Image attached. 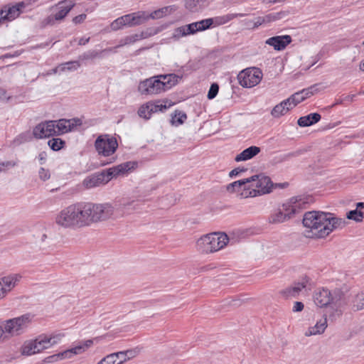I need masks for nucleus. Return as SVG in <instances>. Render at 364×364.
Segmentation results:
<instances>
[{"instance_id": "b1692460", "label": "nucleus", "mask_w": 364, "mask_h": 364, "mask_svg": "<svg viewBox=\"0 0 364 364\" xmlns=\"http://www.w3.org/2000/svg\"><path fill=\"white\" fill-rule=\"evenodd\" d=\"M291 37L289 35L277 36L267 39L265 43L272 46L276 50H282L291 43Z\"/></svg>"}, {"instance_id": "72a5a7b5", "label": "nucleus", "mask_w": 364, "mask_h": 364, "mask_svg": "<svg viewBox=\"0 0 364 364\" xmlns=\"http://www.w3.org/2000/svg\"><path fill=\"white\" fill-rule=\"evenodd\" d=\"M80 349H81L80 348L74 347L70 349H68L66 350L59 353V356H60V360H63L65 359H70L74 355L80 354Z\"/></svg>"}, {"instance_id": "a19ab883", "label": "nucleus", "mask_w": 364, "mask_h": 364, "mask_svg": "<svg viewBox=\"0 0 364 364\" xmlns=\"http://www.w3.org/2000/svg\"><path fill=\"white\" fill-rule=\"evenodd\" d=\"M96 364H118L116 358H114L112 353H110L103 358H102L100 361H98Z\"/></svg>"}, {"instance_id": "6e6552de", "label": "nucleus", "mask_w": 364, "mask_h": 364, "mask_svg": "<svg viewBox=\"0 0 364 364\" xmlns=\"http://www.w3.org/2000/svg\"><path fill=\"white\" fill-rule=\"evenodd\" d=\"M149 20V14L145 11H139L120 16L113 21L110 28L113 31L122 29L124 27H134L144 23Z\"/></svg>"}, {"instance_id": "4d7b16f0", "label": "nucleus", "mask_w": 364, "mask_h": 364, "mask_svg": "<svg viewBox=\"0 0 364 364\" xmlns=\"http://www.w3.org/2000/svg\"><path fill=\"white\" fill-rule=\"evenodd\" d=\"M46 153L45 152H41L39 154L38 156V159L41 163V164H43L46 160Z\"/></svg>"}, {"instance_id": "79ce46f5", "label": "nucleus", "mask_w": 364, "mask_h": 364, "mask_svg": "<svg viewBox=\"0 0 364 364\" xmlns=\"http://www.w3.org/2000/svg\"><path fill=\"white\" fill-rule=\"evenodd\" d=\"M118 364H122L127 360L125 351H119L112 353Z\"/></svg>"}, {"instance_id": "f03ea898", "label": "nucleus", "mask_w": 364, "mask_h": 364, "mask_svg": "<svg viewBox=\"0 0 364 364\" xmlns=\"http://www.w3.org/2000/svg\"><path fill=\"white\" fill-rule=\"evenodd\" d=\"M274 184L271 179L259 174L234 181L226 186L230 193H237L240 198H255L271 193Z\"/></svg>"}, {"instance_id": "7c9ffc66", "label": "nucleus", "mask_w": 364, "mask_h": 364, "mask_svg": "<svg viewBox=\"0 0 364 364\" xmlns=\"http://www.w3.org/2000/svg\"><path fill=\"white\" fill-rule=\"evenodd\" d=\"M80 67V63L77 61H69L62 63L57 68L52 70V73H60L65 70H75Z\"/></svg>"}, {"instance_id": "6ab92c4d", "label": "nucleus", "mask_w": 364, "mask_h": 364, "mask_svg": "<svg viewBox=\"0 0 364 364\" xmlns=\"http://www.w3.org/2000/svg\"><path fill=\"white\" fill-rule=\"evenodd\" d=\"M21 279L22 275L21 274H9L0 278V285L8 295L18 285Z\"/></svg>"}, {"instance_id": "5fc2aeb1", "label": "nucleus", "mask_w": 364, "mask_h": 364, "mask_svg": "<svg viewBox=\"0 0 364 364\" xmlns=\"http://www.w3.org/2000/svg\"><path fill=\"white\" fill-rule=\"evenodd\" d=\"M127 360H130L136 356L138 351L136 350H125Z\"/></svg>"}, {"instance_id": "09e8293b", "label": "nucleus", "mask_w": 364, "mask_h": 364, "mask_svg": "<svg viewBox=\"0 0 364 364\" xmlns=\"http://www.w3.org/2000/svg\"><path fill=\"white\" fill-rule=\"evenodd\" d=\"M60 360L59 353L48 356L44 359V362L47 363H55Z\"/></svg>"}, {"instance_id": "c85d7f7f", "label": "nucleus", "mask_w": 364, "mask_h": 364, "mask_svg": "<svg viewBox=\"0 0 364 364\" xmlns=\"http://www.w3.org/2000/svg\"><path fill=\"white\" fill-rule=\"evenodd\" d=\"M321 119V115L318 113H311L306 116L301 117L297 123L299 126L304 127H309L318 122Z\"/></svg>"}, {"instance_id": "f257e3e1", "label": "nucleus", "mask_w": 364, "mask_h": 364, "mask_svg": "<svg viewBox=\"0 0 364 364\" xmlns=\"http://www.w3.org/2000/svg\"><path fill=\"white\" fill-rule=\"evenodd\" d=\"M345 220L331 213L311 211L303 218L304 235L309 238H323L345 226Z\"/></svg>"}, {"instance_id": "864d4df0", "label": "nucleus", "mask_w": 364, "mask_h": 364, "mask_svg": "<svg viewBox=\"0 0 364 364\" xmlns=\"http://www.w3.org/2000/svg\"><path fill=\"white\" fill-rule=\"evenodd\" d=\"M35 340V342H36V348L38 349V353H40L41 352H43V350H45V348L44 346H43L42 344V342L39 338V336H37L36 338H34Z\"/></svg>"}, {"instance_id": "473e14b6", "label": "nucleus", "mask_w": 364, "mask_h": 364, "mask_svg": "<svg viewBox=\"0 0 364 364\" xmlns=\"http://www.w3.org/2000/svg\"><path fill=\"white\" fill-rule=\"evenodd\" d=\"M187 119L186 114L182 111H176L171 116V124L176 127L181 125Z\"/></svg>"}, {"instance_id": "e2e57ef3", "label": "nucleus", "mask_w": 364, "mask_h": 364, "mask_svg": "<svg viewBox=\"0 0 364 364\" xmlns=\"http://www.w3.org/2000/svg\"><path fill=\"white\" fill-rule=\"evenodd\" d=\"M360 69L364 71V60L360 63Z\"/></svg>"}, {"instance_id": "c9c22d12", "label": "nucleus", "mask_w": 364, "mask_h": 364, "mask_svg": "<svg viewBox=\"0 0 364 364\" xmlns=\"http://www.w3.org/2000/svg\"><path fill=\"white\" fill-rule=\"evenodd\" d=\"M346 218L349 220L360 223L363 220L364 213L362 210L355 209L347 213Z\"/></svg>"}, {"instance_id": "a211bd4d", "label": "nucleus", "mask_w": 364, "mask_h": 364, "mask_svg": "<svg viewBox=\"0 0 364 364\" xmlns=\"http://www.w3.org/2000/svg\"><path fill=\"white\" fill-rule=\"evenodd\" d=\"M305 202L301 197H293L282 204V208L289 219L292 215L304 208Z\"/></svg>"}, {"instance_id": "ea45409f", "label": "nucleus", "mask_w": 364, "mask_h": 364, "mask_svg": "<svg viewBox=\"0 0 364 364\" xmlns=\"http://www.w3.org/2000/svg\"><path fill=\"white\" fill-rule=\"evenodd\" d=\"M168 10L169 9L168 7H164L161 9L156 10L149 15V19L161 18L166 15V14L168 12Z\"/></svg>"}, {"instance_id": "5701e85b", "label": "nucleus", "mask_w": 364, "mask_h": 364, "mask_svg": "<svg viewBox=\"0 0 364 364\" xmlns=\"http://www.w3.org/2000/svg\"><path fill=\"white\" fill-rule=\"evenodd\" d=\"M26 4L19 2L13 6H6L2 9L6 21H11L18 17L25 9Z\"/></svg>"}, {"instance_id": "2f4dec72", "label": "nucleus", "mask_w": 364, "mask_h": 364, "mask_svg": "<svg viewBox=\"0 0 364 364\" xmlns=\"http://www.w3.org/2000/svg\"><path fill=\"white\" fill-rule=\"evenodd\" d=\"M288 219L283 209L279 208L270 215L269 220L271 223H281Z\"/></svg>"}, {"instance_id": "20e7f679", "label": "nucleus", "mask_w": 364, "mask_h": 364, "mask_svg": "<svg viewBox=\"0 0 364 364\" xmlns=\"http://www.w3.org/2000/svg\"><path fill=\"white\" fill-rule=\"evenodd\" d=\"M182 76L176 74L159 75L139 82L138 91L144 95H155L166 92L176 85Z\"/></svg>"}, {"instance_id": "e433bc0d", "label": "nucleus", "mask_w": 364, "mask_h": 364, "mask_svg": "<svg viewBox=\"0 0 364 364\" xmlns=\"http://www.w3.org/2000/svg\"><path fill=\"white\" fill-rule=\"evenodd\" d=\"M276 19H277V16L275 14H269L266 16L257 17L253 21L254 27H257L262 23L271 22L272 21H275Z\"/></svg>"}, {"instance_id": "8fccbe9b", "label": "nucleus", "mask_w": 364, "mask_h": 364, "mask_svg": "<svg viewBox=\"0 0 364 364\" xmlns=\"http://www.w3.org/2000/svg\"><path fill=\"white\" fill-rule=\"evenodd\" d=\"M15 166V163L12 161H4L0 163V171H4L9 168Z\"/></svg>"}, {"instance_id": "0eeeda50", "label": "nucleus", "mask_w": 364, "mask_h": 364, "mask_svg": "<svg viewBox=\"0 0 364 364\" xmlns=\"http://www.w3.org/2000/svg\"><path fill=\"white\" fill-rule=\"evenodd\" d=\"M230 242L225 232H215L200 237L196 242V250L200 255H207L224 249Z\"/></svg>"}, {"instance_id": "39448f33", "label": "nucleus", "mask_w": 364, "mask_h": 364, "mask_svg": "<svg viewBox=\"0 0 364 364\" xmlns=\"http://www.w3.org/2000/svg\"><path fill=\"white\" fill-rule=\"evenodd\" d=\"M34 316L25 314L17 317L0 321V342L26 333L33 321Z\"/></svg>"}, {"instance_id": "de8ad7c7", "label": "nucleus", "mask_w": 364, "mask_h": 364, "mask_svg": "<svg viewBox=\"0 0 364 364\" xmlns=\"http://www.w3.org/2000/svg\"><path fill=\"white\" fill-rule=\"evenodd\" d=\"M93 344V341L92 340H87L83 343L75 346L76 348H80V354L84 353L87 349L90 348Z\"/></svg>"}, {"instance_id": "c756f323", "label": "nucleus", "mask_w": 364, "mask_h": 364, "mask_svg": "<svg viewBox=\"0 0 364 364\" xmlns=\"http://www.w3.org/2000/svg\"><path fill=\"white\" fill-rule=\"evenodd\" d=\"M291 109L287 100H283L275 105L271 111V115L274 118H279L286 114Z\"/></svg>"}, {"instance_id": "423d86ee", "label": "nucleus", "mask_w": 364, "mask_h": 364, "mask_svg": "<svg viewBox=\"0 0 364 364\" xmlns=\"http://www.w3.org/2000/svg\"><path fill=\"white\" fill-rule=\"evenodd\" d=\"M87 227L93 224L114 220L115 217V207L110 202L105 203H83Z\"/></svg>"}, {"instance_id": "9d476101", "label": "nucleus", "mask_w": 364, "mask_h": 364, "mask_svg": "<svg viewBox=\"0 0 364 364\" xmlns=\"http://www.w3.org/2000/svg\"><path fill=\"white\" fill-rule=\"evenodd\" d=\"M118 147L115 137L109 134L100 135L95 141V148L97 154L102 156L112 155Z\"/></svg>"}, {"instance_id": "7ed1b4c3", "label": "nucleus", "mask_w": 364, "mask_h": 364, "mask_svg": "<svg viewBox=\"0 0 364 364\" xmlns=\"http://www.w3.org/2000/svg\"><path fill=\"white\" fill-rule=\"evenodd\" d=\"M83 205V203H77L62 209L55 218V224L62 229L87 228Z\"/></svg>"}, {"instance_id": "9b49d317", "label": "nucleus", "mask_w": 364, "mask_h": 364, "mask_svg": "<svg viewBox=\"0 0 364 364\" xmlns=\"http://www.w3.org/2000/svg\"><path fill=\"white\" fill-rule=\"evenodd\" d=\"M262 76V73L259 68H248L240 72L237 80L242 87L252 88L260 82Z\"/></svg>"}, {"instance_id": "dca6fc26", "label": "nucleus", "mask_w": 364, "mask_h": 364, "mask_svg": "<svg viewBox=\"0 0 364 364\" xmlns=\"http://www.w3.org/2000/svg\"><path fill=\"white\" fill-rule=\"evenodd\" d=\"M33 134L36 139L48 138L55 136L53 120L45 121L37 124L33 130Z\"/></svg>"}, {"instance_id": "13d9d810", "label": "nucleus", "mask_w": 364, "mask_h": 364, "mask_svg": "<svg viewBox=\"0 0 364 364\" xmlns=\"http://www.w3.org/2000/svg\"><path fill=\"white\" fill-rule=\"evenodd\" d=\"M90 41V38H82L79 40V45H85L86 43H87Z\"/></svg>"}, {"instance_id": "603ef678", "label": "nucleus", "mask_w": 364, "mask_h": 364, "mask_svg": "<svg viewBox=\"0 0 364 364\" xmlns=\"http://www.w3.org/2000/svg\"><path fill=\"white\" fill-rule=\"evenodd\" d=\"M304 306L302 302L295 301L292 307V311L294 312H300L304 309Z\"/></svg>"}, {"instance_id": "a18cd8bd", "label": "nucleus", "mask_w": 364, "mask_h": 364, "mask_svg": "<svg viewBox=\"0 0 364 364\" xmlns=\"http://www.w3.org/2000/svg\"><path fill=\"white\" fill-rule=\"evenodd\" d=\"M342 314V311L340 309H333L332 307L329 309L328 316L331 320L336 319L340 317Z\"/></svg>"}, {"instance_id": "052dcab7", "label": "nucleus", "mask_w": 364, "mask_h": 364, "mask_svg": "<svg viewBox=\"0 0 364 364\" xmlns=\"http://www.w3.org/2000/svg\"><path fill=\"white\" fill-rule=\"evenodd\" d=\"M6 22V18H4V12L1 10H0V23H4Z\"/></svg>"}, {"instance_id": "4c0bfd02", "label": "nucleus", "mask_w": 364, "mask_h": 364, "mask_svg": "<svg viewBox=\"0 0 364 364\" xmlns=\"http://www.w3.org/2000/svg\"><path fill=\"white\" fill-rule=\"evenodd\" d=\"M353 308L356 311L364 308V292L358 294L353 301Z\"/></svg>"}, {"instance_id": "37998d69", "label": "nucleus", "mask_w": 364, "mask_h": 364, "mask_svg": "<svg viewBox=\"0 0 364 364\" xmlns=\"http://www.w3.org/2000/svg\"><path fill=\"white\" fill-rule=\"evenodd\" d=\"M219 90V86L216 83H213L211 85L209 91L208 92V98L209 100H212L217 95Z\"/></svg>"}, {"instance_id": "6e6d98bb", "label": "nucleus", "mask_w": 364, "mask_h": 364, "mask_svg": "<svg viewBox=\"0 0 364 364\" xmlns=\"http://www.w3.org/2000/svg\"><path fill=\"white\" fill-rule=\"evenodd\" d=\"M245 171V169L243 168H236L235 169H232L230 173H229V176L230 178H232V177H235V176H238L240 173H242Z\"/></svg>"}, {"instance_id": "a878e982", "label": "nucleus", "mask_w": 364, "mask_h": 364, "mask_svg": "<svg viewBox=\"0 0 364 364\" xmlns=\"http://www.w3.org/2000/svg\"><path fill=\"white\" fill-rule=\"evenodd\" d=\"M259 152V147L256 146H250L237 154L235 158V161L237 162H240L250 160L257 155Z\"/></svg>"}, {"instance_id": "ddd939ff", "label": "nucleus", "mask_w": 364, "mask_h": 364, "mask_svg": "<svg viewBox=\"0 0 364 364\" xmlns=\"http://www.w3.org/2000/svg\"><path fill=\"white\" fill-rule=\"evenodd\" d=\"M172 105L173 103L167 100L150 101L140 106L138 109V115L141 118L149 119L151 114L164 112Z\"/></svg>"}, {"instance_id": "412c9836", "label": "nucleus", "mask_w": 364, "mask_h": 364, "mask_svg": "<svg viewBox=\"0 0 364 364\" xmlns=\"http://www.w3.org/2000/svg\"><path fill=\"white\" fill-rule=\"evenodd\" d=\"M108 183L104 171L86 177L82 181V186L87 189L94 188Z\"/></svg>"}, {"instance_id": "bb28decb", "label": "nucleus", "mask_w": 364, "mask_h": 364, "mask_svg": "<svg viewBox=\"0 0 364 364\" xmlns=\"http://www.w3.org/2000/svg\"><path fill=\"white\" fill-rule=\"evenodd\" d=\"M326 328L327 318L326 317H323L320 320L317 321L314 326L309 327L308 330L305 332V336H311L322 334L325 331Z\"/></svg>"}, {"instance_id": "58836bf2", "label": "nucleus", "mask_w": 364, "mask_h": 364, "mask_svg": "<svg viewBox=\"0 0 364 364\" xmlns=\"http://www.w3.org/2000/svg\"><path fill=\"white\" fill-rule=\"evenodd\" d=\"M48 337L53 347V346L60 343L63 341V338L65 337V334L63 333H52L48 335Z\"/></svg>"}, {"instance_id": "49530a36", "label": "nucleus", "mask_w": 364, "mask_h": 364, "mask_svg": "<svg viewBox=\"0 0 364 364\" xmlns=\"http://www.w3.org/2000/svg\"><path fill=\"white\" fill-rule=\"evenodd\" d=\"M39 338H40V339L42 342V344L44 346L46 350L52 347L48 335L41 334V335H39Z\"/></svg>"}, {"instance_id": "aec40b11", "label": "nucleus", "mask_w": 364, "mask_h": 364, "mask_svg": "<svg viewBox=\"0 0 364 364\" xmlns=\"http://www.w3.org/2000/svg\"><path fill=\"white\" fill-rule=\"evenodd\" d=\"M316 90V85H314L308 89L302 90L301 91L297 92L292 95H291L286 100L289 104V106L291 109H293L296 107L299 103L301 102L304 100L310 97L311 95L314 94Z\"/></svg>"}, {"instance_id": "2eb2a0df", "label": "nucleus", "mask_w": 364, "mask_h": 364, "mask_svg": "<svg viewBox=\"0 0 364 364\" xmlns=\"http://www.w3.org/2000/svg\"><path fill=\"white\" fill-rule=\"evenodd\" d=\"M136 164L132 161H128L112 166L104 171L108 182L113 178L120 176H124L135 168Z\"/></svg>"}, {"instance_id": "0e129e2a", "label": "nucleus", "mask_w": 364, "mask_h": 364, "mask_svg": "<svg viewBox=\"0 0 364 364\" xmlns=\"http://www.w3.org/2000/svg\"><path fill=\"white\" fill-rule=\"evenodd\" d=\"M363 44L364 45V41H363Z\"/></svg>"}, {"instance_id": "393cba45", "label": "nucleus", "mask_w": 364, "mask_h": 364, "mask_svg": "<svg viewBox=\"0 0 364 364\" xmlns=\"http://www.w3.org/2000/svg\"><path fill=\"white\" fill-rule=\"evenodd\" d=\"M309 283V279L306 277L302 278L297 283L294 284L291 287L284 291V294L287 296H296L302 289H305Z\"/></svg>"}, {"instance_id": "680f3d73", "label": "nucleus", "mask_w": 364, "mask_h": 364, "mask_svg": "<svg viewBox=\"0 0 364 364\" xmlns=\"http://www.w3.org/2000/svg\"><path fill=\"white\" fill-rule=\"evenodd\" d=\"M363 208H364V203L359 202V203H356V209L355 210H361Z\"/></svg>"}, {"instance_id": "f3484780", "label": "nucleus", "mask_w": 364, "mask_h": 364, "mask_svg": "<svg viewBox=\"0 0 364 364\" xmlns=\"http://www.w3.org/2000/svg\"><path fill=\"white\" fill-rule=\"evenodd\" d=\"M335 292L332 294L327 289H318L314 295V301L316 306L320 307L326 306L331 302L337 301Z\"/></svg>"}, {"instance_id": "4468645a", "label": "nucleus", "mask_w": 364, "mask_h": 364, "mask_svg": "<svg viewBox=\"0 0 364 364\" xmlns=\"http://www.w3.org/2000/svg\"><path fill=\"white\" fill-rule=\"evenodd\" d=\"M53 123L56 132L55 136H59L74 131L77 127L82 124V121L78 118L70 119H60L53 120Z\"/></svg>"}, {"instance_id": "4be33fe9", "label": "nucleus", "mask_w": 364, "mask_h": 364, "mask_svg": "<svg viewBox=\"0 0 364 364\" xmlns=\"http://www.w3.org/2000/svg\"><path fill=\"white\" fill-rule=\"evenodd\" d=\"M157 33V29L147 28L146 30L143 31L141 33L126 36L124 38L121 40L119 46H124L126 45L132 44L139 40L145 39L153 35H155Z\"/></svg>"}, {"instance_id": "1a4fd4ad", "label": "nucleus", "mask_w": 364, "mask_h": 364, "mask_svg": "<svg viewBox=\"0 0 364 364\" xmlns=\"http://www.w3.org/2000/svg\"><path fill=\"white\" fill-rule=\"evenodd\" d=\"M75 3L73 0H63L50 7L51 11L45 21L47 24L53 25L55 22H60L67 16L73 9Z\"/></svg>"}, {"instance_id": "f8f14e48", "label": "nucleus", "mask_w": 364, "mask_h": 364, "mask_svg": "<svg viewBox=\"0 0 364 364\" xmlns=\"http://www.w3.org/2000/svg\"><path fill=\"white\" fill-rule=\"evenodd\" d=\"M213 23L212 18H207L176 28L173 33V36L176 38H180L188 35L194 34L198 31L209 28Z\"/></svg>"}, {"instance_id": "3c124183", "label": "nucleus", "mask_w": 364, "mask_h": 364, "mask_svg": "<svg viewBox=\"0 0 364 364\" xmlns=\"http://www.w3.org/2000/svg\"><path fill=\"white\" fill-rule=\"evenodd\" d=\"M86 18H87L86 14H80V15L74 17L73 18V22L75 24H80V23H82L86 19Z\"/></svg>"}, {"instance_id": "cd10ccee", "label": "nucleus", "mask_w": 364, "mask_h": 364, "mask_svg": "<svg viewBox=\"0 0 364 364\" xmlns=\"http://www.w3.org/2000/svg\"><path fill=\"white\" fill-rule=\"evenodd\" d=\"M20 353L23 356L38 354V349L34 338L25 341L20 348Z\"/></svg>"}, {"instance_id": "f704fd0d", "label": "nucleus", "mask_w": 364, "mask_h": 364, "mask_svg": "<svg viewBox=\"0 0 364 364\" xmlns=\"http://www.w3.org/2000/svg\"><path fill=\"white\" fill-rule=\"evenodd\" d=\"M48 144L52 150L57 151L64 147L65 142L60 138H52L48 141Z\"/></svg>"}, {"instance_id": "c03bdc74", "label": "nucleus", "mask_w": 364, "mask_h": 364, "mask_svg": "<svg viewBox=\"0 0 364 364\" xmlns=\"http://www.w3.org/2000/svg\"><path fill=\"white\" fill-rule=\"evenodd\" d=\"M38 176L41 180L46 181L50 178L49 170L41 168L38 171Z\"/></svg>"}, {"instance_id": "bf43d9fd", "label": "nucleus", "mask_w": 364, "mask_h": 364, "mask_svg": "<svg viewBox=\"0 0 364 364\" xmlns=\"http://www.w3.org/2000/svg\"><path fill=\"white\" fill-rule=\"evenodd\" d=\"M7 294L4 291L3 288L0 285V301L5 299L6 297Z\"/></svg>"}]
</instances>
